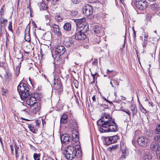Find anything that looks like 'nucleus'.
<instances>
[{"label": "nucleus", "mask_w": 160, "mask_h": 160, "mask_svg": "<svg viewBox=\"0 0 160 160\" xmlns=\"http://www.w3.org/2000/svg\"><path fill=\"white\" fill-rule=\"evenodd\" d=\"M72 141L74 142H77L79 141V136L78 134L72 133Z\"/></svg>", "instance_id": "aec40b11"}, {"label": "nucleus", "mask_w": 160, "mask_h": 160, "mask_svg": "<svg viewBox=\"0 0 160 160\" xmlns=\"http://www.w3.org/2000/svg\"><path fill=\"white\" fill-rule=\"evenodd\" d=\"M123 111L125 112L126 113L128 114L129 116H131V113L128 110H123Z\"/></svg>", "instance_id": "3c124183"}, {"label": "nucleus", "mask_w": 160, "mask_h": 160, "mask_svg": "<svg viewBox=\"0 0 160 160\" xmlns=\"http://www.w3.org/2000/svg\"><path fill=\"white\" fill-rule=\"evenodd\" d=\"M73 83L75 87L76 88H78V82L76 80H74L73 81Z\"/></svg>", "instance_id": "ea45409f"}, {"label": "nucleus", "mask_w": 160, "mask_h": 160, "mask_svg": "<svg viewBox=\"0 0 160 160\" xmlns=\"http://www.w3.org/2000/svg\"><path fill=\"white\" fill-rule=\"evenodd\" d=\"M154 140L160 143V134H159L154 137Z\"/></svg>", "instance_id": "f704fd0d"}, {"label": "nucleus", "mask_w": 160, "mask_h": 160, "mask_svg": "<svg viewBox=\"0 0 160 160\" xmlns=\"http://www.w3.org/2000/svg\"><path fill=\"white\" fill-rule=\"evenodd\" d=\"M0 22L1 24H3L4 25L7 22V20L3 18H1L0 19Z\"/></svg>", "instance_id": "e433bc0d"}, {"label": "nucleus", "mask_w": 160, "mask_h": 160, "mask_svg": "<svg viewBox=\"0 0 160 160\" xmlns=\"http://www.w3.org/2000/svg\"><path fill=\"white\" fill-rule=\"evenodd\" d=\"M29 86L26 83L21 82L17 87L18 91L21 99L24 100L30 95Z\"/></svg>", "instance_id": "7ed1b4c3"}, {"label": "nucleus", "mask_w": 160, "mask_h": 160, "mask_svg": "<svg viewBox=\"0 0 160 160\" xmlns=\"http://www.w3.org/2000/svg\"><path fill=\"white\" fill-rule=\"evenodd\" d=\"M75 22H76V24L77 26V30L79 28L81 30H82L83 29H85V30H87L88 29V25H83L82 19H75Z\"/></svg>", "instance_id": "6e6552de"}, {"label": "nucleus", "mask_w": 160, "mask_h": 160, "mask_svg": "<svg viewBox=\"0 0 160 160\" xmlns=\"http://www.w3.org/2000/svg\"><path fill=\"white\" fill-rule=\"evenodd\" d=\"M46 160H53V159L49 157H47L46 159Z\"/></svg>", "instance_id": "69168bd1"}, {"label": "nucleus", "mask_w": 160, "mask_h": 160, "mask_svg": "<svg viewBox=\"0 0 160 160\" xmlns=\"http://www.w3.org/2000/svg\"><path fill=\"white\" fill-rule=\"evenodd\" d=\"M104 138V140H105V142L104 143L105 144L108 145L111 144L112 143L111 142V141L110 140H108V139L110 138V137H103Z\"/></svg>", "instance_id": "cd10ccee"}, {"label": "nucleus", "mask_w": 160, "mask_h": 160, "mask_svg": "<svg viewBox=\"0 0 160 160\" xmlns=\"http://www.w3.org/2000/svg\"><path fill=\"white\" fill-rule=\"evenodd\" d=\"M68 117L66 114H63L60 119V122L63 124H66L68 122Z\"/></svg>", "instance_id": "a211bd4d"}, {"label": "nucleus", "mask_w": 160, "mask_h": 160, "mask_svg": "<svg viewBox=\"0 0 160 160\" xmlns=\"http://www.w3.org/2000/svg\"><path fill=\"white\" fill-rule=\"evenodd\" d=\"M142 35L144 36L145 38H147L148 37V33L146 32H143V33H142Z\"/></svg>", "instance_id": "79ce46f5"}, {"label": "nucleus", "mask_w": 160, "mask_h": 160, "mask_svg": "<svg viewBox=\"0 0 160 160\" xmlns=\"http://www.w3.org/2000/svg\"><path fill=\"white\" fill-rule=\"evenodd\" d=\"M159 5L157 4H153L150 5L151 8L153 11H158L159 10Z\"/></svg>", "instance_id": "b1692460"}, {"label": "nucleus", "mask_w": 160, "mask_h": 160, "mask_svg": "<svg viewBox=\"0 0 160 160\" xmlns=\"http://www.w3.org/2000/svg\"><path fill=\"white\" fill-rule=\"evenodd\" d=\"M4 6L3 5L2 6L0 10V15L2 16L3 15H4V10L3 9V8L4 7Z\"/></svg>", "instance_id": "a19ab883"}, {"label": "nucleus", "mask_w": 160, "mask_h": 160, "mask_svg": "<svg viewBox=\"0 0 160 160\" xmlns=\"http://www.w3.org/2000/svg\"><path fill=\"white\" fill-rule=\"evenodd\" d=\"M152 158L151 155L149 154H145L142 158V160H151Z\"/></svg>", "instance_id": "bb28decb"}, {"label": "nucleus", "mask_w": 160, "mask_h": 160, "mask_svg": "<svg viewBox=\"0 0 160 160\" xmlns=\"http://www.w3.org/2000/svg\"><path fill=\"white\" fill-rule=\"evenodd\" d=\"M36 98L33 96L30 97L26 100V102L29 106H32L37 102Z\"/></svg>", "instance_id": "2eb2a0df"}, {"label": "nucleus", "mask_w": 160, "mask_h": 160, "mask_svg": "<svg viewBox=\"0 0 160 160\" xmlns=\"http://www.w3.org/2000/svg\"><path fill=\"white\" fill-rule=\"evenodd\" d=\"M32 112L34 114H39L41 109L40 104L37 102L31 107Z\"/></svg>", "instance_id": "9d476101"}, {"label": "nucleus", "mask_w": 160, "mask_h": 160, "mask_svg": "<svg viewBox=\"0 0 160 160\" xmlns=\"http://www.w3.org/2000/svg\"><path fill=\"white\" fill-rule=\"evenodd\" d=\"M121 99L122 100H125L126 99V98L125 97L123 96H121Z\"/></svg>", "instance_id": "338daca9"}, {"label": "nucleus", "mask_w": 160, "mask_h": 160, "mask_svg": "<svg viewBox=\"0 0 160 160\" xmlns=\"http://www.w3.org/2000/svg\"><path fill=\"white\" fill-rule=\"evenodd\" d=\"M137 142L140 146L144 147L149 145L150 140L145 136H140L138 138Z\"/></svg>", "instance_id": "423d86ee"}, {"label": "nucleus", "mask_w": 160, "mask_h": 160, "mask_svg": "<svg viewBox=\"0 0 160 160\" xmlns=\"http://www.w3.org/2000/svg\"><path fill=\"white\" fill-rule=\"evenodd\" d=\"M153 134L152 133L150 132H148V134H147V136L148 137H152V136Z\"/></svg>", "instance_id": "4d7b16f0"}, {"label": "nucleus", "mask_w": 160, "mask_h": 160, "mask_svg": "<svg viewBox=\"0 0 160 160\" xmlns=\"http://www.w3.org/2000/svg\"><path fill=\"white\" fill-rule=\"evenodd\" d=\"M125 158V155L123 154L121 156V157L119 158V159L120 160H123Z\"/></svg>", "instance_id": "864d4df0"}, {"label": "nucleus", "mask_w": 160, "mask_h": 160, "mask_svg": "<svg viewBox=\"0 0 160 160\" xmlns=\"http://www.w3.org/2000/svg\"><path fill=\"white\" fill-rule=\"evenodd\" d=\"M111 138L113 139V142H116L118 138V137L117 135H114L112 136H111Z\"/></svg>", "instance_id": "58836bf2"}, {"label": "nucleus", "mask_w": 160, "mask_h": 160, "mask_svg": "<svg viewBox=\"0 0 160 160\" xmlns=\"http://www.w3.org/2000/svg\"><path fill=\"white\" fill-rule=\"evenodd\" d=\"M5 78L6 81H9L12 78V76L10 73H7L5 76Z\"/></svg>", "instance_id": "7c9ffc66"}, {"label": "nucleus", "mask_w": 160, "mask_h": 160, "mask_svg": "<svg viewBox=\"0 0 160 160\" xmlns=\"http://www.w3.org/2000/svg\"><path fill=\"white\" fill-rule=\"evenodd\" d=\"M40 8L41 10H46L47 8V6L45 2L44 1H42L41 3L40 6Z\"/></svg>", "instance_id": "a878e982"}, {"label": "nucleus", "mask_w": 160, "mask_h": 160, "mask_svg": "<svg viewBox=\"0 0 160 160\" xmlns=\"http://www.w3.org/2000/svg\"><path fill=\"white\" fill-rule=\"evenodd\" d=\"M75 38L77 40H82L86 38V35L84 32H82V31H77Z\"/></svg>", "instance_id": "9b49d317"}, {"label": "nucleus", "mask_w": 160, "mask_h": 160, "mask_svg": "<svg viewBox=\"0 0 160 160\" xmlns=\"http://www.w3.org/2000/svg\"><path fill=\"white\" fill-rule=\"evenodd\" d=\"M74 41L70 38H68L64 40V43L65 45L67 47H70L72 46Z\"/></svg>", "instance_id": "4468645a"}, {"label": "nucleus", "mask_w": 160, "mask_h": 160, "mask_svg": "<svg viewBox=\"0 0 160 160\" xmlns=\"http://www.w3.org/2000/svg\"><path fill=\"white\" fill-rule=\"evenodd\" d=\"M55 18L56 21L58 22H61L63 19V18L59 15L56 16Z\"/></svg>", "instance_id": "c756f323"}, {"label": "nucleus", "mask_w": 160, "mask_h": 160, "mask_svg": "<svg viewBox=\"0 0 160 160\" xmlns=\"http://www.w3.org/2000/svg\"><path fill=\"white\" fill-rule=\"evenodd\" d=\"M64 30H71V24L69 22L66 23L63 26Z\"/></svg>", "instance_id": "5701e85b"}, {"label": "nucleus", "mask_w": 160, "mask_h": 160, "mask_svg": "<svg viewBox=\"0 0 160 160\" xmlns=\"http://www.w3.org/2000/svg\"><path fill=\"white\" fill-rule=\"evenodd\" d=\"M36 126L39 127L41 123V121L39 120H37L35 121Z\"/></svg>", "instance_id": "37998d69"}, {"label": "nucleus", "mask_w": 160, "mask_h": 160, "mask_svg": "<svg viewBox=\"0 0 160 160\" xmlns=\"http://www.w3.org/2000/svg\"><path fill=\"white\" fill-rule=\"evenodd\" d=\"M130 109L132 111V116L133 117L137 112V108L134 104H132L130 107Z\"/></svg>", "instance_id": "6ab92c4d"}, {"label": "nucleus", "mask_w": 160, "mask_h": 160, "mask_svg": "<svg viewBox=\"0 0 160 160\" xmlns=\"http://www.w3.org/2000/svg\"><path fill=\"white\" fill-rule=\"evenodd\" d=\"M14 148H15V153L16 154H17L18 151L19 149V147L18 146H17L16 144H15Z\"/></svg>", "instance_id": "de8ad7c7"}, {"label": "nucleus", "mask_w": 160, "mask_h": 160, "mask_svg": "<svg viewBox=\"0 0 160 160\" xmlns=\"http://www.w3.org/2000/svg\"><path fill=\"white\" fill-rule=\"evenodd\" d=\"M150 149L154 151H158L159 152L160 151V148L159 144L155 142H152L150 145Z\"/></svg>", "instance_id": "f8f14e48"}, {"label": "nucleus", "mask_w": 160, "mask_h": 160, "mask_svg": "<svg viewBox=\"0 0 160 160\" xmlns=\"http://www.w3.org/2000/svg\"><path fill=\"white\" fill-rule=\"evenodd\" d=\"M110 84L112 87H114L115 86H118L119 83L117 81V79L114 78L112 79L110 81Z\"/></svg>", "instance_id": "4be33fe9"}, {"label": "nucleus", "mask_w": 160, "mask_h": 160, "mask_svg": "<svg viewBox=\"0 0 160 160\" xmlns=\"http://www.w3.org/2000/svg\"><path fill=\"white\" fill-rule=\"evenodd\" d=\"M135 5L138 8L141 10L145 9L148 6L146 0H135Z\"/></svg>", "instance_id": "39448f33"}, {"label": "nucleus", "mask_w": 160, "mask_h": 160, "mask_svg": "<svg viewBox=\"0 0 160 160\" xmlns=\"http://www.w3.org/2000/svg\"><path fill=\"white\" fill-rule=\"evenodd\" d=\"M72 3L74 4H77L79 3L80 2V0H71Z\"/></svg>", "instance_id": "49530a36"}, {"label": "nucleus", "mask_w": 160, "mask_h": 160, "mask_svg": "<svg viewBox=\"0 0 160 160\" xmlns=\"http://www.w3.org/2000/svg\"><path fill=\"white\" fill-rule=\"evenodd\" d=\"M92 100H93V102H96V98H95V96H94L92 97Z\"/></svg>", "instance_id": "774afa93"}, {"label": "nucleus", "mask_w": 160, "mask_h": 160, "mask_svg": "<svg viewBox=\"0 0 160 160\" xmlns=\"http://www.w3.org/2000/svg\"><path fill=\"white\" fill-rule=\"evenodd\" d=\"M52 34L51 32L48 31L43 34L42 37L45 40L49 41L52 38Z\"/></svg>", "instance_id": "dca6fc26"}, {"label": "nucleus", "mask_w": 160, "mask_h": 160, "mask_svg": "<svg viewBox=\"0 0 160 160\" xmlns=\"http://www.w3.org/2000/svg\"><path fill=\"white\" fill-rule=\"evenodd\" d=\"M28 128L30 129V131L34 133H37L38 130L36 128H35L32 125H29L28 126Z\"/></svg>", "instance_id": "393cba45"}, {"label": "nucleus", "mask_w": 160, "mask_h": 160, "mask_svg": "<svg viewBox=\"0 0 160 160\" xmlns=\"http://www.w3.org/2000/svg\"><path fill=\"white\" fill-rule=\"evenodd\" d=\"M18 72H16L15 74L16 76H17V77L18 76V75L19 74V72H20V68H19L18 67H17L16 69H18Z\"/></svg>", "instance_id": "5fc2aeb1"}, {"label": "nucleus", "mask_w": 160, "mask_h": 160, "mask_svg": "<svg viewBox=\"0 0 160 160\" xmlns=\"http://www.w3.org/2000/svg\"><path fill=\"white\" fill-rule=\"evenodd\" d=\"M40 156L39 154L35 153L33 154V158L35 160H40Z\"/></svg>", "instance_id": "2f4dec72"}, {"label": "nucleus", "mask_w": 160, "mask_h": 160, "mask_svg": "<svg viewBox=\"0 0 160 160\" xmlns=\"http://www.w3.org/2000/svg\"><path fill=\"white\" fill-rule=\"evenodd\" d=\"M30 31H25L24 39L26 41L28 42L31 41Z\"/></svg>", "instance_id": "f3484780"}, {"label": "nucleus", "mask_w": 160, "mask_h": 160, "mask_svg": "<svg viewBox=\"0 0 160 160\" xmlns=\"http://www.w3.org/2000/svg\"><path fill=\"white\" fill-rule=\"evenodd\" d=\"M139 107L140 110L142 113H144L145 112H146L147 111L141 104H140L139 106Z\"/></svg>", "instance_id": "c9c22d12"}, {"label": "nucleus", "mask_w": 160, "mask_h": 160, "mask_svg": "<svg viewBox=\"0 0 160 160\" xmlns=\"http://www.w3.org/2000/svg\"><path fill=\"white\" fill-rule=\"evenodd\" d=\"M91 74L92 76L93 79V80H95V76H96L97 74H98L97 72H95L94 74H92V73L91 72Z\"/></svg>", "instance_id": "6e6d98bb"}, {"label": "nucleus", "mask_w": 160, "mask_h": 160, "mask_svg": "<svg viewBox=\"0 0 160 160\" xmlns=\"http://www.w3.org/2000/svg\"><path fill=\"white\" fill-rule=\"evenodd\" d=\"M52 32L58 37H59L61 35V33L60 31H52ZM52 34H53V33Z\"/></svg>", "instance_id": "473e14b6"}, {"label": "nucleus", "mask_w": 160, "mask_h": 160, "mask_svg": "<svg viewBox=\"0 0 160 160\" xmlns=\"http://www.w3.org/2000/svg\"><path fill=\"white\" fill-rule=\"evenodd\" d=\"M97 63V60L96 59H94L93 61V63L94 64Z\"/></svg>", "instance_id": "0e129e2a"}, {"label": "nucleus", "mask_w": 160, "mask_h": 160, "mask_svg": "<svg viewBox=\"0 0 160 160\" xmlns=\"http://www.w3.org/2000/svg\"><path fill=\"white\" fill-rule=\"evenodd\" d=\"M117 147V145H112L111 147L109 148L110 150H112L116 149Z\"/></svg>", "instance_id": "a18cd8bd"}, {"label": "nucleus", "mask_w": 160, "mask_h": 160, "mask_svg": "<svg viewBox=\"0 0 160 160\" xmlns=\"http://www.w3.org/2000/svg\"><path fill=\"white\" fill-rule=\"evenodd\" d=\"M65 52V48L62 45L58 46L55 49V58L57 61L60 58V57L63 55Z\"/></svg>", "instance_id": "20e7f679"}, {"label": "nucleus", "mask_w": 160, "mask_h": 160, "mask_svg": "<svg viewBox=\"0 0 160 160\" xmlns=\"http://www.w3.org/2000/svg\"><path fill=\"white\" fill-rule=\"evenodd\" d=\"M148 43L147 39H144V41L142 42V44L143 48H145Z\"/></svg>", "instance_id": "4c0bfd02"}, {"label": "nucleus", "mask_w": 160, "mask_h": 160, "mask_svg": "<svg viewBox=\"0 0 160 160\" xmlns=\"http://www.w3.org/2000/svg\"><path fill=\"white\" fill-rule=\"evenodd\" d=\"M53 84V87L55 89L60 90H62L63 86L60 79L58 77H56L54 78Z\"/></svg>", "instance_id": "1a4fd4ad"}, {"label": "nucleus", "mask_w": 160, "mask_h": 160, "mask_svg": "<svg viewBox=\"0 0 160 160\" xmlns=\"http://www.w3.org/2000/svg\"><path fill=\"white\" fill-rule=\"evenodd\" d=\"M112 72V70H109V69H108L107 70V74H110L111 72Z\"/></svg>", "instance_id": "bf43d9fd"}, {"label": "nucleus", "mask_w": 160, "mask_h": 160, "mask_svg": "<svg viewBox=\"0 0 160 160\" xmlns=\"http://www.w3.org/2000/svg\"><path fill=\"white\" fill-rule=\"evenodd\" d=\"M32 24L33 25V26L34 28H37V26H36L35 22L34 21L32 22Z\"/></svg>", "instance_id": "680f3d73"}, {"label": "nucleus", "mask_w": 160, "mask_h": 160, "mask_svg": "<svg viewBox=\"0 0 160 160\" xmlns=\"http://www.w3.org/2000/svg\"><path fill=\"white\" fill-rule=\"evenodd\" d=\"M133 31V38H134V39H135V37H136V31Z\"/></svg>", "instance_id": "052dcab7"}, {"label": "nucleus", "mask_w": 160, "mask_h": 160, "mask_svg": "<svg viewBox=\"0 0 160 160\" xmlns=\"http://www.w3.org/2000/svg\"><path fill=\"white\" fill-rule=\"evenodd\" d=\"M144 113L147 116V119L148 120L150 117V112L149 111H147L146 112H145Z\"/></svg>", "instance_id": "8fccbe9b"}, {"label": "nucleus", "mask_w": 160, "mask_h": 160, "mask_svg": "<svg viewBox=\"0 0 160 160\" xmlns=\"http://www.w3.org/2000/svg\"><path fill=\"white\" fill-rule=\"evenodd\" d=\"M148 102L149 106H151L152 107H153L152 103V102H151L150 101H148Z\"/></svg>", "instance_id": "e2e57ef3"}, {"label": "nucleus", "mask_w": 160, "mask_h": 160, "mask_svg": "<svg viewBox=\"0 0 160 160\" xmlns=\"http://www.w3.org/2000/svg\"><path fill=\"white\" fill-rule=\"evenodd\" d=\"M82 11L85 15L88 16L92 14L93 8L91 5L87 4L83 7Z\"/></svg>", "instance_id": "0eeeda50"}, {"label": "nucleus", "mask_w": 160, "mask_h": 160, "mask_svg": "<svg viewBox=\"0 0 160 160\" xmlns=\"http://www.w3.org/2000/svg\"><path fill=\"white\" fill-rule=\"evenodd\" d=\"M93 29H98V30H100L101 29L100 27H99L98 25H95L93 27Z\"/></svg>", "instance_id": "09e8293b"}, {"label": "nucleus", "mask_w": 160, "mask_h": 160, "mask_svg": "<svg viewBox=\"0 0 160 160\" xmlns=\"http://www.w3.org/2000/svg\"><path fill=\"white\" fill-rule=\"evenodd\" d=\"M78 14V12L77 10H72L71 12V15L72 17H76Z\"/></svg>", "instance_id": "c85d7f7f"}, {"label": "nucleus", "mask_w": 160, "mask_h": 160, "mask_svg": "<svg viewBox=\"0 0 160 160\" xmlns=\"http://www.w3.org/2000/svg\"><path fill=\"white\" fill-rule=\"evenodd\" d=\"M69 122L71 124V126L73 127V128H78V123L76 120L71 119L70 120Z\"/></svg>", "instance_id": "412c9836"}, {"label": "nucleus", "mask_w": 160, "mask_h": 160, "mask_svg": "<svg viewBox=\"0 0 160 160\" xmlns=\"http://www.w3.org/2000/svg\"><path fill=\"white\" fill-rule=\"evenodd\" d=\"M12 23L11 22H9V26L8 27V28L9 30H12Z\"/></svg>", "instance_id": "603ef678"}, {"label": "nucleus", "mask_w": 160, "mask_h": 160, "mask_svg": "<svg viewBox=\"0 0 160 160\" xmlns=\"http://www.w3.org/2000/svg\"><path fill=\"white\" fill-rule=\"evenodd\" d=\"M77 149L76 146H72L71 145L68 146L65 148L64 152V156L65 158L68 160H72L75 157L81 156V152L80 151L78 153Z\"/></svg>", "instance_id": "f03ea898"}, {"label": "nucleus", "mask_w": 160, "mask_h": 160, "mask_svg": "<svg viewBox=\"0 0 160 160\" xmlns=\"http://www.w3.org/2000/svg\"><path fill=\"white\" fill-rule=\"evenodd\" d=\"M155 132L157 134H160V125L158 124L155 129Z\"/></svg>", "instance_id": "72a5a7b5"}, {"label": "nucleus", "mask_w": 160, "mask_h": 160, "mask_svg": "<svg viewBox=\"0 0 160 160\" xmlns=\"http://www.w3.org/2000/svg\"><path fill=\"white\" fill-rule=\"evenodd\" d=\"M10 147L11 149V153L13 155V154H14L13 149V147L12 145H10Z\"/></svg>", "instance_id": "13d9d810"}, {"label": "nucleus", "mask_w": 160, "mask_h": 160, "mask_svg": "<svg viewBox=\"0 0 160 160\" xmlns=\"http://www.w3.org/2000/svg\"><path fill=\"white\" fill-rule=\"evenodd\" d=\"M97 124L100 126L99 131L101 132H116L118 130V125L114 119L106 113L102 115V117L97 121Z\"/></svg>", "instance_id": "f257e3e1"}, {"label": "nucleus", "mask_w": 160, "mask_h": 160, "mask_svg": "<svg viewBox=\"0 0 160 160\" xmlns=\"http://www.w3.org/2000/svg\"><path fill=\"white\" fill-rule=\"evenodd\" d=\"M53 28L54 30H57V29H58V30L59 29V26L56 24H54L53 25Z\"/></svg>", "instance_id": "c03bdc74"}, {"label": "nucleus", "mask_w": 160, "mask_h": 160, "mask_svg": "<svg viewBox=\"0 0 160 160\" xmlns=\"http://www.w3.org/2000/svg\"><path fill=\"white\" fill-rule=\"evenodd\" d=\"M69 135L67 133H64L60 136V139L62 143L67 144L69 142Z\"/></svg>", "instance_id": "ddd939ff"}]
</instances>
